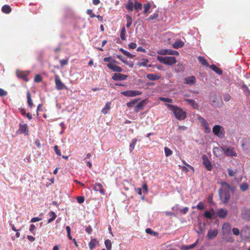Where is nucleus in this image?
Listing matches in <instances>:
<instances>
[{"instance_id": "obj_47", "label": "nucleus", "mask_w": 250, "mask_h": 250, "mask_svg": "<svg viewBox=\"0 0 250 250\" xmlns=\"http://www.w3.org/2000/svg\"><path fill=\"white\" fill-rule=\"evenodd\" d=\"M204 216L205 217L210 220L212 219V214L208 211H205L204 213Z\"/></svg>"}, {"instance_id": "obj_29", "label": "nucleus", "mask_w": 250, "mask_h": 250, "mask_svg": "<svg viewBox=\"0 0 250 250\" xmlns=\"http://www.w3.org/2000/svg\"><path fill=\"white\" fill-rule=\"evenodd\" d=\"M27 100L28 106L32 107L33 106V103L31 99V94L29 91L27 92Z\"/></svg>"}, {"instance_id": "obj_6", "label": "nucleus", "mask_w": 250, "mask_h": 250, "mask_svg": "<svg viewBox=\"0 0 250 250\" xmlns=\"http://www.w3.org/2000/svg\"><path fill=\"white\" fill-rule=\"evenodd\" d=\"M55 83L56 85V88L58 90H61L63 89H67L65 84L61 81L59 75H55Z\"/></svg>"}, {"instance_id": "obj_39", "label": "nucleus", "mask_w": 250, "mask_h": 250, "mask_svg": "<svg viewBox=\"0 0 250 250\" xmlns=\"http://www.w3.org/2000/svg\"><path fill=\"white\" fill-rule=\"evenodd\" d=\"M171 49H163L158 52V54L162 55H171Z\"/></svg>"}, {"instance_id": "obj_50", "label": "nucleus", "mask_w": 250, "mask_h": 250, "mask_svg": "<svg viewBox=\"0 0 250 250\" xmlns=\"http://www.w3.org/2000/svg\"><path fill=\"white\" fill-rule=\"evenodd\" d=\"M160 100L163 102H167L169 103H171L173 102L171 99L168 98L160 97Z\"/></svg>"}, {"instance_id": "obj_11", "label": "nucleus", "mask_w": 250, "mask_h": 250, "mask_svg": "<svg viewBox=\"0 0 250 250\" xmlns=\"http://www.w3.org/2000/svg\"><path fill=\"white\" fill-rule=\"evenodd\" d=\"M18 131L25 135H28L29 132L28 125L26 124H20Z\"/></svg>"}, {"instance_id": "obj_51", "label": "nucleus", "mask_w": 250, "mask_h": 250, "mask_svg": "<svg viewBox=\"0 0 250 250\" xmlns=\"http://www.w3.org/2000/svg\"><path fill=\"white\" fill-rule=\"evenodd\" d=\"M68 59H63L60 61V63L62 67H63L64 65H66L68 63Z\"/></svg>"}, {"instance_id": "obj_52", "label": "nucleus", "mask_w": 250, "mask_h": 250, "mask_svg": "<svg viewBox=\"0 0 250 250\" xmlns=\"http://www.w3.org/2000/svg\"><path fill=\"white\" fill-rule=\"evenodd\" d=\"M204 204L202 202H200L196 206V208L199 210H203L205 208Z\"/></svg>"}, {"instance_id": "obj_63", "label": "nucleus", "mask_w": 250, "mask_h": 250, "mask_svg": "<svg viewBox=\"0 0 250 250\" xmlns=\"http://www.w3.org/2000/svg\"><path fill=\"white\" fill-rule=\"evenodd\" d=\"M137 46V44L136 43H134V42H131L128 45V48L129 49H135Z\"/></svg>"}, {"instance_id": "obj_2", "label": "nucleus", "mask_w": 250, "mask_h": 250, "mask_svg": "<svg viewBox=\"0 0 250 250\" xmlns=\"http://www.w3.org/2000/svg\"><path fill=\"white\" fill-rule=\"evenodd\" d=\"M167 105L169 109L173 112L176 118L178 120H183L186 119L187 117L186 112L182 108L170 104H167Z\"/></svg>"}, {"instance_id": "obj_61", "label": "nucleus", "mask_w": 250, "mask_h": 250, "mask_svg": "<svg viewBox=\"0 0 250 250\" xmlns=\"http://www.w3.org/2000/svg\"><path fill=\"white\" fill-rule=\"evenodd\" d=\"M7 92L2 88H0V97H3L6 96Z\"/></svg>"}, {"instance_id": "obj_24", "label": "nucleus", "mask_w": 250, "mask_h": 250, "mask_svg": "<svg viewBox=\"0 0 250 250\" xmlns=\"http://www.w3.org/2000/svg\"><path fill=\"white\" fill-rule=\"evenodd\" d=\"M185 101L187 102H188L190 105L194 109L198 108L199 106L194 100L191 99H185Z\"/></svg>"}, {"instance_id": "obj_43", "label": "nucleus", "mask_w": 250, "mask_h": 250, "mask_svg": "<svg viewBox=\"0 0 250 250\" xmlns=\"http://www.w3.org/2000/svg\"><path fill=\"white\" fill-rule=\"evenodd\" d=\"M146 233L153 235V236H158V233L157 232L153 231L150 228H146Z\"/></svg>"}, {"instance_id": "obj_31", "label": "nucleus", "mask_w": 250, "mask_h": 250, "mask_svg": "<svg viewBox=\"0 0 250 250\" xmlns=\"http://www.w3.org/2000/svg\"><path fill=\"white\" fill-rule=\"evenodd\" d=\"M97 243H98V241L96 239H92L88 244L89 249L90 250L94 249Z\"/></svg>"}, {"instance_id": "obj_3", "label": "nucleus", "mask_w": 250, "mask_h": 250, "mask_svg": "<svg viewBox=\"0 0 250 250\" xmlns=\"http://www.w3.org/2000/svg\"><path fill=\"white\" fill-rule=\"evenodd\" d=\"M157 59L161 63L169 65H172L177 62L176 58L174 57L157 56Z\"/></svg>"}, {"instance_id": "obj_62", "label": "nucleus", "mask_w": 250, "mask_h": 250, "mask_svg": "<svg viewBox=\"0 0 250 250\" xmlns=\"http://www.w3.org/2000/svg\"><path fill=\"white\" fill-rule=\"evenodd\" d=\"M42 220V218L38 217H35L32 218L30 220V222L31 223H35L39 221H41Z\"/></svg>"}, {"instance_id": "obj_20", "label": "nucleus", "mask_w": 250, "mask_h": 250, "mask_svg": "<svg viewBox=\"0 0 250 250\" xmlns=\"http://www.w3.org/2000/svg\"><path fill=\"white\" fill-rule=\"evenodd\" d=\"M161 76L159 74H147L146 78L149 80L155 81L159 80L161 78Z\"/></svg>"}, {"instance_id": "obj_53", "label": "nucleus", "mask_w": 250, "mask_h": 250, "mask_svg": "<svg viewBox=\"0 0 250 250\" xmlns=\"http://www.w3.org/2000/svg\"><path fill=\"white\" fill-rule=\"evenodd\" d=\"M78 203L79 204H82L84 201V196H78L76 198Z\"/></svg>"}, {"instance_id": "obj_5", "label": "nucleus", "mask_w": 250, "mask_h": 250, "mask_svg": "<svg viewBox=\"0 0 250 250\" xmlns=\"http://www.w3.org/2000/svg\"><path fill=\"white\" fill-rule=\"evenodd\" d=\"M234 147L232 146L227 147L226 146H223V153L224 154L229 157H236L237 153L234 151Z\"/></svg>"}, {"instance_id": "obj_56", "label": "nucleus", "mask_w": 250, "mask_h": 250, "mask_svg": "<svg viewBox=\"0 0 250 250\" xmlns=\"http://www.w3.org/2000/svg\"><path fill=\"white\" fill-rule=\"evenodd\" d=\"M242 87L244 89V91L246 92H247L248 95H250V90H249V88L245 84L243 83Z\"/></svg>"}, {"instance_id": "obj_19", "label": "nucleus", "mask_w": 250, "mask_h": 250, "mask_svg": "<svg viewBox=\"0 0 250 250\" xmlns=\"http://www.w3.org/2000/svg\"><path fill=\"white\" fill-rule=\"evenodd\" d=\"M196 79L194 76H190L185 79L184 83L186 84L192 85L195 83Z\"/></svg>"}, {"instance_id": "obj_55", "label": "nucleus", "mask_w": 250, "mask_h": 250, "mask_svg": "<svg viewBox=\"0 0 250 250\" xmlns=\"http://www.w3.org/2000/svg\"><path fill=\"white\" fill-rule=\"evenodd\" d=\"M86 13L89 15L91 18H93L96 17V15L93 13L92 10L91 9H87L86 11Z\"/></svg>"}, {"instance_id": "obj_1", "label": "nucleus", "mask_w": 250, "mask_h": 250, "mask_svg": "<svg viewBox=\"0 0 250 250\" xmlns=\"http://www.w3.org/2000/svg\"><path fill=\"white\" fill-rule=\"evenodd\" d=\"M222 188L219 190V196L221 200L225 204L228 203L230 199V190L231 189L230 186L227 182L221 183Z\"/></svg>"}, {"instance_id": "obj_32", "label": "nucleus", "mask_w": 250, "mask_h": 250, "mask_svg": "<svg viewBox=\"0 0 250 250\" xmlns=\"http://www.w3.org/2000/svg\"><path fill=\"white\" fill-rule=\"evenodd\" d=\"M198 59L199 62L203 65L208 66L209 64L207 62V61L204 58V57L202 56H199L198 57Z\"/></svg>"}, {"instance_id": "obj_37", "label": "nucleus", "mask_w": 250, "mask_h": 250, "mask_svg": "<svg viewBox=\"0 0 250 250\" xmlns=\"http://www.w3.org/2000/svg\"><path fill=\"white\" fill-rule=\"evenodd\" d=\"M129 97H135L142 94V92L138 90H129Z\"/></svg>"}, {"instance_id": "obj_13", "label": "nucleus", "mask_w": 250, "mask_h": 250, "mask_svg": "<svg viewBox=\"0 0 250 250\" xmlns=\"http://www.w3.org/2000/svg\"><path fill=\"white\" fill-rule=\"evenodd\" d=\"M107 66L109 69L112 70L114 72L120 73L123 71V69L121 67L118 66L114 64L108 63L107 64Z\"/></svg>"}, {"instance_id": "obj_48", "label": "nucleus", "mask_w": 250, "mask_h": 250, "mask_svg": "<svg viewBox=\"0 0 250 250\" xmlns=\"http://www.w3.org/2000/svg\"><path fill=\"white\" fill-rule=\"evenodd\" d=\"M34 80L35 82L39 83L42 81V78L41 75L38 74L35 76Z\"/></svg>"}, {"instance_id": "obj_60", "label": "nucleus", "mask_w": 250, "mask_h": 250, "mask_svg": "<svg viewBox=\"0 0 250 250\" xmlns=\"http://www.w3.org/2000/svg\"><path fill=\"white\" fill-rule=\"evenodd\" d=\"M189 208L188 207H185L183 209L180 210V212L183 214H186L188 211Z\"/></svg>"}, {"instance_id": "obj_25", "label": "nucleus", "mask_w": 250, "mask_h": 250, "mask_svg": "<svg viewBox=\"0 0 250 250\" xmlns=\"http://www.w3.org/2000/svg\"><path fill=\"white\" fill-rule=\"evenodd\" d=\"M149 62V61L146 58H143L141 60V61L138 62L137 63V65L141 66H147V63Z\"/></svg>"}, {"instance_id": "obj_64", "label": "nucleus", "mask_w": 250, "mask_h": 250, "mask_svg": "<svg viewBox=\"0 0 250 250\" xmlns=\"http://www.w3.org/2000/svg\"><path fill=\"white\" fill-rule=\"evenodd\" d=\"M231 99V96L229 94H226L224 96V100L226 102H228Z\"/></svg>"}, {"instance_id": "obj_41", "label": "nucleus", "mask_w": 250, "mask_h": 250, "mask_svg": "<svg viewBox=\"0 0 250 250\" xmlns=\"http://www.w3.org/2000/svg\"><path fill=\"white\" fill-rule=\"evenodd\" d=\"M126 19L127 21L126 26L127 28H129L132 24V17L130 16L127 15L126 16Z\"/></svg>"}, {"instance_id": "obj_7", "label": "nucleus", "mask_w": 250, "mask_h": 250, "mask_svg": "<svg viewBox=\"0 0 250 250\" xmlns=\"http://www.w3.org/2000/svg\"><path fill=\"white\" fill-rule=\"evenodd\" d=\"M241 216L246 221H250V208H244L242 210Z\"/></svg>"}, {"instance_id": "obj_59", "label": "nucleus", "mask_w": 250, "mask_h": 250, "mask_svg": "<svg viewBox=\"0 0 250 250\" xmlns=\"http://www.w3.org/2000/svg\"><path fill=\"white\" fill-rule=\"evenodd\" d=\"M232 230L233 234L234 235H235L236 236L239 235V234L240 233V231H239V230L238 229L234 228L232 229Z\"/></svg>"}, {"instance_id": "obj_26", "label": "nucleus", "mask_w": 250, "mask_h": 250, "mask_svg": "<svg viewBox=\"0 0 250 250\" xmlns=\"http://www.w3.org/2000/svg\"><path fill=\"white\" fill-rule=\"evenodd\" d=\"M184 45V42L182 41H176L173 44V47L175 49H179L182 47Z\"/></svg>"}, {"instance_id": "obj_36", "label": "nucleus", "mask_w": 250, "mask_h": 250, "mask_svg": "<svg viewBox=\"0 0 250 250\" xmlns=\"http://www.w3.org/2000/svg\"><path fill=\"white\" fill-rule=\"evenodd\" d=\"M143 5L141 2H139L137 1H135L134 8L135 10L138 12L142 8Z\"/></svg>"}, {"instance_id": "obj_27", "label": "nucleus", "mask_w": 250, "mask_h": 250, "mask_svg": "<svg viewBox=\"0 0 250 250\" xmlns=\"http://www.w3.org/2000/svg\"><path fill=\"white\" fill-rule=\"evenodd\" d=\"M1 11L4 13L9 14L11 12L12 9L9 5H4L2 7Z\"/></svg>"}, {"instance_id": "obj_45", "label": "nucleus", "mask_w": 250, "mask_h": 250, "mask_svg": "<svg viewBox=\"0 0 250 250\" xmlns=\"http://www.w3.org/2000/svg\"><path fill=\"white\" fill-rule=\"evenodd\" d=\"M165 155L167 157L169 156L172 155V151L167 147H165L164 148Z\"/></svg>"}, {"instance_id": "obj_23", "label": "nucleus", "mask_w": 250, "mask_h": 250, "mask_svg": "<svg viewBox=\"0 0 250 250\" xmlns=\"http://www.w3.org/2000/svg\"><path fill=\"white\" fill-rule=\"evenodd\" d=\"M210 68L212 69L215 73L219 75L223 74L222 70L219 67H217L215 64H211L209 66Z\"/></svg>"}, {"instance_id": "obj_38", "label": "nucleus", "mask_w": 250, "mask_h": 250, "mask_svg": "<svg viewBox=\"0 0 250 250\" xmlns=\"http://www.w3.org/2000/svg\"><path fill=\"white\" fill-rule=\"evenodd\" d=\"M137 139L136 138H134L132 140V142L130 143L129 145V151L131 152L135 148V146L136 145V143L137 142Z\"/></svg>"}, {"instance_id": "obj_12", "label": "nucleus", "mask_w": 250, "mask_h": 250, "mask_svg": "<svg viewBox=\"0 0 250 250\" xmlns=\"http://www.w3.org/2000/svg\"><path fill=\"white\" fill-rule=\"evenodd\" d=\"M199 120H200L202 125L204 126L205 129V132L207 133H209L210 132V129L207 121L201 117H199Z\"/></svg>"}, {"instance_id": "obj_33", "label": "nucleus", "mask_w": 250, "mask_h": 250, "mask_svg": "<svg viewBox=\"0 0 250 250\" xmlns=\"http://www.w3.org/2000/svg\"><path fill=\"white\" fill-rule=\"evenodd\" d=\"M49 215L50 217V218L47 221L48 223H50L54 221L55 218L57 217V215L55 212L51 211L49 213Z\"/></svg>"}, {"instance_id": "obj_54", "label": "nucleus", "mask_w": 250, "mask_h": 250, "mask_svg": "<svg viewBox=\"0 0 250 250\" xmlns=\"http://www.w3.org/2000/svg\"><path fill=\"white\" fill-rule=\"evenodd\" d=\"M54 151H55L56 154L58 156H61V152L60 150L59 149V147H58V146L55 145L54 146Z\"/></svg>"}, {"instance_id": "obj_28", "label": "nucleus", "mask_w": 250, "mask_h": 250, "mask_svg": "<svg viewBox=\"0 0 250 250\" xmlns=\"http://www.w3.org/2000/svg\"><path fill=\"white\" fill-rule=\"evenodd\" d=\"M119 50L122 53H123L127 57L130 58V59H133L135 57V55H132L131 54V53H130L129 52H128V51L124 50L123 48H120Z\"/></svg>"}, {"instance_id": "obj_10", "label": "nucleus", "mask_w": 250, "mask_h": 250, "mask_svg": "<svg viewBox=\"0 0 250 250\" xmlns=\"http://www.w3.org/2000/svg\"><path fill=\"white\" fill-rule=\"evenodd\" d=\"M228 211L224 208H219L216 211L217 216L220 218H225L228 215Z\"/></svg>"}, {"instance_id": "obj_14", "label": "nucleus", "mask_w": 250, "mask_h": 250, "mask_svg": "<svg viewBox=\"0 0 250 250\" xmlns=\"http://www.w3.org/2000/svg\"><path fill=\"white\" fill-rule=\"evenodd\" d=\"M218 231L217 229H209L208 231L207 236L209 239L215 238L218 235Z\"/></svg>"}, {"instance_id": "obj_16", "label": "nucleus", "mask_w": 250, "mask_h": 250, "mask_svg": "<svg viewBox=\"0 0 250 250\" xmlns=\"http://www.w3.org/2000/svg\"><path fill=\"white\" fill-rule=\"evenodd\" d=\"M94 190L96 191H99L102 194L104 195L105 192L102 185L100 183H96L94 186Z\"/></svg>"}, {"instance_id": "obj_9", "label": "nucleus", "mask_w": 250, "mask_h": 250, "mask_svg": "<svg viewBox=\"0 0 250 250\" xmlns=\"http://www.w3.org/2000/svg\"><path fill=\"white\" fill-rule=\"evenodd\" d=\"M127 77V75L120 73H116L113 74L112 79L114 81H122L125 80Z\"/></svg>"}, {"instance_id": "obj_8", "label": "nucleus", "mask_w": 250, "mask_h": 250, "mask_svg": "<svg viewBox=\"0 0 250 250\" xmlns=\"http://www.w3.org/2000/svg\"><path fill=\"white\" fill-rule=\"evenodd\" d=\"M202 160L203 164L204 165L207 169L208 171H211L212 169V167L207 156L205 155H204L202 156Z\"/></svg>"}, {"instance_id": "obj_22", "label": "nucleus", "mask_w": 250, "mask_h": 250, "mask_svg": "<svg viewBox=\"0 0 250 250\" xmlns=\"http://www.w3.org/2000/svg\"><path fill=\"white\" fill-rule=\"evenodd\" d=\"M231 226L228 223H225L222 226V229L225 233H229L231 231Z\"/></svg>"}, {"instance_id": "obj_46", "label": "nucleus", "mask_w": 250, "mask_h": 250, "mask_svg": "<svg viewBox=\"0 0 250 250\" xmlns=\"http://www.w3.org/2000/svg\"><path fill=\"white\" fill-rule=\"evenodd\" d=\"M159 17V14L158 12H155L152 15L150 16L148 20H154L157 19Z\"/></svg>"}, {"instance_id": "obj_30", "label": "nucleus", "mask_w": 250, "mask_h": 250, "mask_svg": "<svg viewBox=\"0 0 250 250\" xmlns=\"http://www.w3.org/2000/svg\"><path fill=\"white\" fill-rule=\"evenodd\" d=\"M104 244L106 249V250H111L112 249V243L109 239H106L104 241ZM102 250H106L104 249Z\"/></svg>"}, {"instance_id": "obj_57", "label": "nucleus", "mask_w": 250, "mask_h": 250, "mask_svg": "<svg viewBox=\"0 0 250 250\" xmlns=\"http://www.w3.org/2000/svg\"><path fill=\"white\" fill-rule=\"evenodd\" d=\"M197 242H198V241H196L195 243H193L192 245L185 246V249L186 250H188L191 249L193 248L197 245Z\"/></svg>"}, {"instance_id": "obj_21", "label": "nucleus", "mask_w": 250, "mask_h": 250, "mask_svg": "<svg viewBox=\"0 0 250 250\" xmlns=\"http://www.w3.org/2000/svg\"><path fill=\"white\" fill-rule=\"evenodd\" d=\"M125 5L126 8L129 12H132L133 11L134 3L132 0H128Z\"/></svg>"}, {"instance_id": "obj_17", "label": "nucleus", "mask_w": 250, "mask_h": 250, "mask_svg": "<svg viewBox=\"0 0 250 250\" xmlns=\"http://www.w3.org/2000/svg\"><path fill=\"white\" fill-rule=\"evenodd\" d=\"M223 147H215L213 148V153L217 157L221 156L223 153Z\"/></svg>"}, {"instance_id": "obj_4", "label": "nucleus", "mask_w": 250, "mask_h": 250, "mask_svg": "<svg viewBox=\"0 0 250 250\" xmlns=\"http://www.w3.org/2000/svg\"><path fill=\"white\" fill-rule=\"evenodd\" d=\"M213 134L220 138H223L225 137V129L220 125H215L212 128Z\"/></svg>"}, {"instance_id": "obj_42", "label": "nucleus", "mask_w": 250, "mask_h": 250, "mask_svg": "<svg viewBox=\"0 0 250 250\" xmlns=\"http://www.w3.org/2000/svg\"><path fill=\"white\" fill-rule=\"evenodd\" d=\"M240 189L243 191H246L249 188V186L246 183H243L240 185Z\"/></svg>"}, {"instance_id": "obj_18", "label": "nucleus", "mask_w": 250, "mask_h": 250, "mask_svg": "<svg viewBox=\"0 0 250 250\" xmlns=\"http://www.w3.org/2000/svg\"><path fill=\"white\" fill-rule=\"evenodd\" d=\"M145 104L146 103L145 100H143L139 102L134 108L135 111L136 112H138L139 111L143 110L145 105Z\"/></svg>"}, {"instance_id": "obj_35", "label": "nucleus", "mask_w": 250, "mask_h": 250, "mask_svg": "<svg viewBox=\"0 0 250 250\" xmlns=\"http://www.w3.org/2000/svg\"><path fill=\"white\" fill-rule=\"evenodd\" d=\"M110 104H111L110 103H107L105 104L104 107L103 108V109L102 110V112L103 113H104V114H106V113H107L108 110L111 108Z\"/></svg>"}, {"instance_id": "obj_58", "label": "nucleus", "mask_w": 250, "mask_h": 250, "mask_svg": "<svg viewBox=\"0 0 250 250\" xmlns=\"http://www.w3.org/2000/svg\"><path fill=\"white\" fill-rule=\"evenodd\" d=\"M228 172L229 175L230 177L234 176L235 175V174L236 173V171H233L230 168H228Z\"/></svg>"}, {"instance_id": "obj_44", "label": "nucleus", "mask_w": 250, "mask_h": 250, "mask_svg": "<svg viewBox=\"0 0 250 250\" xmlns=\"http://www.w3.org/2000/svg\"><path fill=\"white\" fill-rule=\"evenodd\" d=\"M137 101H138L137 100L135 99V100H133L128 102L126 104L127 106L129 108L133 107L134 106V105L135 104L137 103Z\"/></svg>"}, {"instance_id": "obj_49", "label": "nucleus", "mask_w": 250, "mask_h": 250, "mask_svg": "<svg viewBox=\"0 0 250 250\" xmlns=\"http://www.w3.org/2000/svg\"><path fill=\"white\" fill-rule=\"evenodd\" d=\"M114 59L112 58L111 57H105L104 58V61L105 62H109V63H112L113 62H114Z\"/></svg>"}, {"instance_id": "obj_40", "label": "nucleus", "mask_w": 250, "mask_h": 250, "mask_svg": "<svg viewBox=\"0 0 250 250\" xmlns=\"http://www.w3.org/2000/svg\"><path fill=\"white\" fill-rule=\"evenodd\" d=\"M150 7L151 4L149 2H148L147 3L145 4L144 5V10L143 13L145 14H146L150 10Z\"/></svg>"}, {"instance_id": "obj_34", "label": "nucleus", "mask_w": 250, "mask_h": 250, "mask_svg": "<svg viewBox=\"0 0 250 250\" xmlns=\"http://www.w3.org/2000/svg\"><path fill=\"white\" fill-rule=\"evenodd\" d=\"M126 29L125 28V26H123L121 29V32H120V38L123 40L124 41L126 39Z\"/></svg>"}, {"instance_id": "obj_15", "label": "nucleus", "mask_w": 250, "mask_h": 250, "mask_svg": "<svg viewBox=\"0 0 250 250\" xmlns=\"http://www.w3.org/2000/svg\"><path fill=\"white\" fill-rule=\"evenodd\" d=\"M17 76L20 78L22 79L24 81L27 82L28 81V79L27 78L28 73L25 71H17Z\"/></svg>"}]
</instances>
